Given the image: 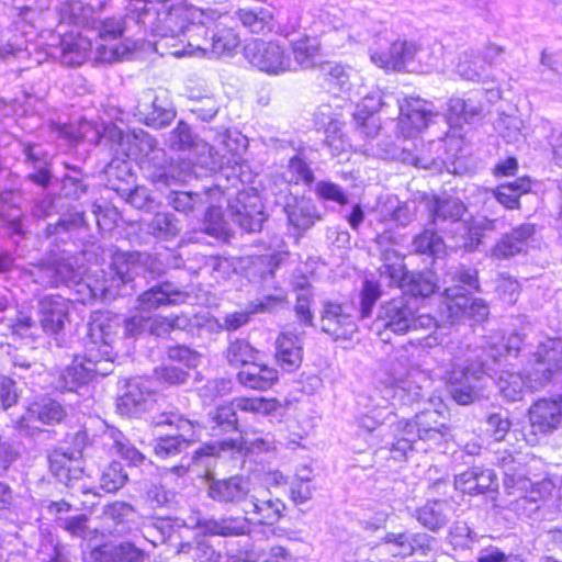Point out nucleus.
<instances>
[{"mask_svg": "<svg viewBox=\"0 0 562 562\" xmlns=\"http://www.w3.org/2000/svg\"><path fill=\"white\" fill-rule=\"evenodd\" d=\"M531 427L537 432H550L562 424V400H539L529 409Z\"/></svg>", "mask_w": 562, "mask_h": 562, "instance_id": "23", "label": "nucleus"}, {"mask_svg": "<svg viewBox=\"0 0 562 562\" xmlns=\"http://www.w3.org/2000/svg\"><path fill=\"white\" fill-rule=\"evenodd\" d=\"M431 222L438 224L440 221L458 222L467 212L464 203L457 198L431 196L425 200Z\"/></svg>", "mask_w": 562, "mask_h": 562, "instance_id": "31", "label": "nucleus"}, {"mask_svg": "<svg viewBox=\"0 0 562 562\" xmlns=\"http://www.w3.org/2000/svg\"><path fill=\"white\" fill-rule=\"evenodd\" d=\"M530 379H535L532 370H527L525 378L517 372L503 371L497 379V387L501 394L508 401H519L525 389L535 390L530 385Z\"/></svg>", "mask_w": 562, "mask_h": 562, "instance_id": "36", "label": "nucleus"}, {"mask_svg": "<svg viewBox=\"0 0 562 562\" xmlns=\"http://www.w3.org/2000/svg\"><path fill=\"white\" fill-rule=\"evenodd\" d=\"M102 514L105 520H111L116 526L133 522L136 517L134 507L125 502L108 504L104 506Z\"/></svg>", "mask_w": 562, "mask_h": 562, "instance_id": "55", "label": "nucleus"}, {"mask_svg": "<svg viewBox=\"0 0 562 562\" xmlns=\"http://www.w3.org/2000/svg\"><path fill=\"white\" fill-rule=\"evenodd\" d=\"M483 112V104L476 94L467 98L452 97L448 101L447 120L450 125L461 126L479 117Z\"/></svg>", "mask_w": 562, "mask_h": 562, "instance_id": "28", "label": "nucleus"}, {"mask_svg": "<svg viewBox=\"0 0 562 562\" xmlns=\"http://www.w3.org/2000/svg\"><path fill=\"white\" fill-rule=\"evenodd\" d=\"M505 340L499 346L496 342L491 344L487 350V355L492 359L491 364L498 362L505 355H516L519 351L522 344V338L519 334H510Z\"/></svg>", "mask_w": 562, "mask_h": 562, "instance_id": "63", "label": "nucleus"}, {"mask_svg": "<svg viewBox=\"0 0 562 562\" xmlns=\"http://www.w3.org/2000/svg\"><path fill=\"white\" fill-rule=\"evenodd\" d=\"M412 310L404 296L393 299L380 307L376 325L385 327L395 334L408 333Z\"/></svg>", "mask_w": 562, "mask_h": 562, "instance_id": "22", "label": "nucleus"}, {"mask_svg": "<svg viewBox=\"0 0 562 562\" xmlns=\"http://www.w3.org/2000/svg\"><path fill=\"white\" fill-rule=\"evenodd\" d=\"M276 359L285 371H293L302 362V345L297 335L281 333L276 341Z\"/></svg>", "mask_w": 562, "mask_h": 562, "instance_id": "30", "label": "nucleus"}, {"mask_svg": "<svg viewBox=\"0 0 562 562\" xmlns=\"http://www.w3.org/2000/svg\"><path fill=\"white\" fill-rule=\"evenodd\" d=\"M91 27L98 32L101 40H116L123 35L124 32V20L110 18L103 21H95L91 24Z\"/></svg>", "mask_w": 562, "mask_h": 562, "instance_id": "64", "label": "nucleus"}, {"mask_svg": "<svg viewBox=\"0 0 562 562\" xmlns=\"http://www.w3.org/2000/svg\"><path fill=\"white\" fill-rule=\"evenodd\" d=\"M122 325L120 317L111 312H95L89 323L85 340L86 355L76 357L59 376V385L64 391H76L86 384L94 374H105L102 361L112 362L116 356L115 342Z\"/></svg>", "mask_w": 562, "mask_h": 562, "instance_id": "1", "label": "nucleus"}, {"mask_svg": "<svg viewBox=\"0 0 562 562\" xmlns=\"http://www.w3.org/2000/svg\"><path fill=\"white\" fill-rule=\"evenodd\" d=\"M49 276V282L58 285L59 283L76 282L80 279V268L76 267L71 259H61L55 262L53 267H47Z\"/></svg>", "mask_w": 562, "mask_h": 562, "instance_id": "50", "label": "nucleus"}, {"mask_svg": "<svg viewBox=\"0 0 562 562\" xmlns=\"http://www.w3.org/2000/svg\"><path fill=\"white\" fill-rule=\"evenodd\" d=\"M371 61L385 70H401L415 66V43L397 40L390 47L370 54Z\"/></svg>", "mask_w": 562, "mask_h": 562, "instance_id": "17", "label": "nucleus"}, {"mask_svg": "<svg viewBox=\"0 0 562 562\" xmlns=\"http://www.w3.org/2000/svg\"><path fill=\"white\" fill-rule=\"evenodd\" d=\"M88 521V516L80 514L66 518L59 517L57 519V525L71 537L82 540H90L97 536L98 530L95 528H91Z\"/></svg>", "mask_w": 562, "mask_h": 562, "instance_id": "44", "label": "nucleus"}, {"mask_svg": "<svg viewBox=\"0 0 562 562\" xmlns=\"http://www.w3.org/2000/svg\"><path fill=\"white\" fill-rule=\"evenodd\" d=\"M209 424L212 430L220 428L224 431L237 430L238 419L232 402L220 405L209 413Z\"/></svg>", "mask_w": 562, "mask_h": 562, "instance_id": "45", "label": "nucleus"}, {"mask_svg": "<svg viewBox=\"0 0 562 562\" xmlns=\"http://www.w3.org/2000/svg\"><path fill=\"white\" fill-rule=\"evenodd\" d=\"M49 468L59 482L75 492L97 495L95 491L86 484L80 462L74 457V453L68 454L61 450H55L49 457Z\"/></svg>", "mask_w": 562, "mask_h": 562, "instance_id": "13", "label": "nucleus"}, {"mask_svg": "<svg viewBox=\"0 0 562 562\" xmlns=\"http://www.w3.org/2000/svg\"><path fill=\"white\" fill-rule=\"evenodd\" d=\"M240 384L252 390H268L278 380L276 369L254 360L237 374Z\"/></svg>", "mask_w": 562, "mask_h": 562, "instance_id": "32", "label": "nucleus"}, {"mask_svg": "<svg viewBox=\"0 0 562 562\" xmlns=\"http://www.w3.org/2000/svg\"><path fill=\"white\" fill-rule=\"evenodd\" d=\"M204 10L187 4L183 0H157L142 7L137 23L160 40L156 43V50L171 49V43L180 38L187 23L200 19Z\"/></svg>", "mask_w": 562, "mask_h": 562, "instance_id": "2", "label": "nucleus"}, {"mask_svg": "<svg viewBox=\"0 0 562 562\" xmlns=\"http://www.w3.org/2000/svg\"><path fill=\"white\" fill-rule=\"evenodd\" d=\"M126 480L127 474L123 471L122 464L112 462L102 471L100 487L108 493H114L124 486Z\"/></svg>", "mask_w": 562, "mask_h": 562, "instance_id": "56", "label": "nucleus"}, {"mask_svg": "<svg viewBox=\"0 0 562 562\" xmlns=\"http://www.w3.org/2000/svg\"><path fill=\"white\" fill-rule=\"evenodd\" d=\"M149 232L162 238H169L179 232L173 215L169 213H157L148 224Z\"/></svg>", "mask_w": 562, "mask_h": 562, "instance_id": "62", "label": "nucleus"}, {"mask_svg": "<svg viewBox=\"0 0 562 562\" xmlns=\"http://www.w3.org/2000/svg\"><path fill=\"white\" fill-rule=\"evenodd\" d=\"M437 115L438 112L426 100L419 98L405 99L400 104L398 127L405 137H412L427 128Z\"/></svg>", "mask_w": 562, "mask_h": 562, "instance_id": "12", "label": "nucleus"}, {"mask_svg": "<svg viewBox=\"0 0 562 562\" xmlns=\"http://www.w3.org/2000/svg\"><path fill=\"white\" fill-rule=\"evenodd\" d=\"M214 15V12L209 10L204 11L202 18L189 21L180 38H177L176 43H171V49L169 52H161L160 54H170L176 57H207L211 40L209 34L212 33Z\"/></svg>", "mask_w": 562, "mask_h": 562, "instance_id": "10", "label": "nucleus"}, {"mask_svg": "<svg viewBox=\"0 0 562 562\" xmlns=\"http://www.w3.org/2000/svg\"><path fill=\"white\" fill-rule=\"evenodd\" d=\"M226 15H214L209 58L231 55L240 44L239 35L225 23Z\"/></svg>", "mask_w": 562, "mask_h": 562, "instance_id": "25", "label": "nucleus"}, {"mask_svg": "<svg viewBox=\"0 0 562 562\" xmlns=\"http://www.w3.org/2000/svg\"><path fill=\"white\" fill-rule=\"evenodd\" d=\"M440 53L441 46L439 44L427 46L415 44V66L412 68H418L422 71H429L436 66Z\"/></svg>", "mask_w": 562, "mask_h": 562, "instance_id": "60", "label": "nucleus"}, {"mask_svg": "<svg viewBox=\"0 0 562 562\" xmlns=\"http://www.w3.org/2000/svg\"><path fill=\"white\" fill-rule=\"evenodd\" d=\"M143 537L154 547L167 544L166 554L173 553L178 562H205L211 548L203 542H182L177 531L164 520L144 525Z\"/></svg>", "mask_w": 562, "mask_h": 562, "instance_id": "7", "label": "nucleus"}, {"mask_svg": "<svg viewBox=\"0 0 562 562\" xmlns=\"http://www.w3.org/2000/svg\"><path fill=\"white\" fill-rule=\"evenodd\" d=\"M451 516V506L445 501L428 502L417 510V520L431 531L447 525Z\"/></svg>", "mask_w": 562, "mask_h": 562, "instance_id": "37", "label": "nucleus"}, {"mask_svg": "<svg viewBox=\"0 0 562 562\" xmlns=\"http://www.w3.org/2000/svg\"><path fill=\"white\" fill-rule=\"evenodd\" d=\"M284 211L289 223L299 231H306L319 218L314 204L304 198H293V203L288 202Z\"/></svg>", "mask_w": 562, "mask_h": 562, "instance_id": "35", "label": "nucleus"}, {"mask_svg": "<svg viewBox=\"0 0 562 562\" xmlns=\"http://www.w3.org/2000/svg\"><path fill=\"white\" fill-rule=\"evenodd\" d=\"M157 424L175 425L179 431L177 436H179L186 447L199 438L200 431L202 429L199 423L182 417H166L165 419L157 422Z\"/></svg>", "mask_w": 562, "mask_h": 562, "instance_id": "58", "label": "nucleus"}, {"mask_svg": "<svg viewBox=\"0 0 562 562\" xmlns=\"http://www.w3.org/2000/svg\"><path fill=\"white\" fill-rule=\"evenodd\" d=\"M251 482L246 476L234 475L227 479L211 480L209 483V496L220 503L238 504L247 502L251 495Z\"/></svg>", "mask_w": 562, "mask_h": 562, "instance_id": "16", "label": "nucleus"}, {"mask_svg": "<svg viewBox=\"0 0 562 562\" xmlns=\"http://www.w3.org/2000/svg\"><path fill=\"white\" fill-rule=\"evenodd\" d=\"M88 562H145V553L131 542L104 544L90 551Z\"/></svg>", "mask_w": 562, "mask_h": 562, "instance_id": "27", "label": "nucleus"}, {"mask_svg": "<svg viewBox=\"0 0 562 562\" xmlns=\"http://www.w3.org/2000/svg\"><path fill=\"white\" fill-rule=\"evenodd\" d=\"M321 326L323 331L335 339H349L356 331V323L351 314L345 306L331 302L324 305Z\"/></svg>", "mask_w": 562, "mask_h": 562, "instance_id": "21", "label": "nucleus"}, {"mask_svg": "<svg viewBox=\"0 0 562 562\" xmlns=\"http://www.w3.org/2000/svg\"><path fill=\"white\" fill-rule=\"evenodd\" d=\"M322 44L315 36H304L292 43L291 69H308L316 66L322 52Z\"/></svg>", "mask_w": 562, "mask_h": 562, "instance_id": "29", "label": "nucleus"}, {"mask_svg": "<svg viewBox=\"0 0 562 562\" xmlns=\"http://www.w3.org/2000/svg\"><path fill=\"white\" fill-rule=\"evenodd\" d=\"M58 14L61 23L82 26H91V24H94L92 7L85 5L80 1H66L60 3Z\"/></svg>", "mask_w": 562, "mask_h": 562, "instance_id": "40", "label": "nucleus"}, {"mask_svg": "<svg viewBox=\"0 0 562 562\" xmlns=\"http://www.w3.org/2000/svg\"><path fill=\"white\" fill-rule=\"evenodd\" d=\"M236 16L245 27L256 34H260L266 30H269V23L272 20V14L263 9H260L259 11L239 9L236 12Z\"/></svg>", "mask_w": 562, "mask_h": 562, "instance_id": "46", "label": "nucleus"}, {"mask_svg": "<svg viewBox=\"0 0 562 562\" xmlns=\"http://www.w3.org/2000/svg\"><path fill=\"white\" fill-rule=\"evenodd\" d=\"M342 20H345V13L341 10L336 8L321 9L315 15L311 29L315 37L322 36V30L337 26Z\"/></svg>", "mask_w": 562, "mask_h": 562, "instance_id": "59", "label": "nucleus"}, {"mask_svg": "<svg viewBox=\"0 0 562 562\" xmlns=\"http://www.w3.org/2000/svg\"><path fill=\"white\" fill-rule=\"evenodd\" d=\"M235 411L270 415L278 408V402L274 398L263 397H236L232 401Z\"/></svg>", "mask_w": 562, "mask_h": 562, "instance_id": "47", "label": "nucleus"}, {"mask_svg": "<svg viewBox=\"0 0 562 562\" xmlns=\"http://www.w3.org/2000/svg\"><path fill=\"white\" fill-rule=\"evenodd\" d=\"M387 240L389 237L384 234L376 237L382 261L378 269L380 281L387 286H403L408 282L414 295L426 297L432 294L437 284L431 277L425 273L409 274L406 271L403 256L392 246H387Z\"/></svg>", "mask_w": 562, "mask_h": 562, "instance_id": "6", "label": "nucleus"}, {"mask_svg": "<svg viewBox=\"0 0 562 562\" xmlns=\"http://www.w3.org/2000/svg\"><path fill=\"white\" fill-rule=\"evenodd\" d=\"M91 48L92 43L88 35L70 32L60 38L59 47L43 53V58L45 60L49 56L59 59L64 65L79 66L88 58Z\"/></svg>", "mask_w": 562, "mask_h": 562, "instance_id": "15", "label": "nucleus"}, {"mask_svg": "<svg viewBox=\"0 0 562 562\" xmlns=\"http://www.w3.org/2000/svg\"><path fill=\"white\" fill-rule=\"evenodd\" d=\"M187 299L186 292L169 282H164L143 292L136 300V310L150 312L161 306L182 304Z\"/></svg>", "mask_w": 562, "mask_h": 562, "instance_id": "20", "label": "nucleus"}, {"mask_svg": "<svg viewBox=\"0 0 562 562\" xmlns=\"http://www.w3.org/2000/svg\"><path fill=\"white\" fill-rule=\"evenodd\" d=\"M533 358L535 379H530V385L533 389H539L550 381L554 372L562 370V339L547 338L539 342Z\"/></svg>", "mask_w": 562, "mask_h": 562, "instance_id": "11", "label": "nucleus"}, {"mask_svg": "<svg viewBox=\"0 0 562 562\" xmlns=\"http://www.w3.org/2000/svg\"><path fill=\"white\" fill-rule=\"evenodd\" d=\"M361 32L342 20L337 26L328 30H322V47L331 50L345 48L359 41Z\"/></svg>", "mask_w": 562, "mask_h": 562, "instance_id": "38", "label": "nucleus"}, {"mask_svg": "<svg viewBox=\"0 0 562 562\" xmlns=\"http://www.w3.org/2000/svg\"><path fill=\"white\" fill-rule=\"evenodd\" d=\"M283 179L288 183L310 184L314 180V175L310 166L299 156H294L289 160L285 171L282 173Z\"/></svg>", "mask_w": 562, "mask_h": 562, "instance_id": "51", "label": "nucleus"}, {"mask_svg": "<svg viewBox=\"0 0 562 562\" xmlns=\"http://www.w3.org/2000/svg\"><path fill=\"white\" fill-rule=\"evenodd\" d=\"M416 252L440 256L445 252V243L432 229H424L413 240Z\"/></svg>", "mask_w": 562, "mask_h": 562, "instance_id": "49", "label": "nucleus"}, {"mask_svg": "<svg viewBox=\"0 0 562 562\" xmlns=\"http://www.w3.org/2000/svg\"><path fill=\"white\" fill-rule=\"evenodd\" d=\"M26 161L30 164L34 171L29 173V178L40 186H46L49 181V171L47 169V160L40 158V150L37 147H26L25 150Z\"/></svg>", "mask_w": 562, "mask_h": 562, "instance_id": "57", "label": "nucleus"}, {"mask_svg": "<svg viewBox=\"0 0 562 562\" xmlns=\"http://www.w3.org/2000/svg\"><path fill=\"white\" fill-rule=\"evenodd\" d=\"M241 449V442L238 439H225L222 441H214L206 443L195 450L192 456V461L198 463L203 458L220 457L223 452L239 451Z\"/></svg>", "mask_w": 562, "mask_h": 562, "instance_id": "52", "label": "nucleus"}, {"mask_svg": "<svg viewBox=\"0 0 562 562\" xmlns=\"http://www.w3.org/2000/svg\"><path fill=\"white\" fill-rule=\"evenodd\" d=\"M66 413L64 407L55 400L45 398L34 403L27 411L25 420H40L43 424L59 423Z\"/></svg>", "mask_w": 562, "mask_h": 562, "instance_id": "41", "label": "nucleus"}, {"mask_svg": "<svg viewBox=\"0 0 562 562\" xmlns=\"http://www.w3.org/2000/svg\"><path fill=\"white\" fill-rule=\"evenodd\" d=\"M496 229V220L487 217L473 218L468 227V238L463 246L468 250H474L481 244L484 232H493Z\"/></svg>", "mask_w": 562, "mask_h": 562, "instance_id": "53", "label": "nucleus"}, {"mask_svg": "<svg viewBox=\"0 0 562 562\" xmlns=\"http://www.w3.org/2000/svg\"><path fill=\"white\" fill-rule=\"evenodd\" d=\"M315 124L318 128H323L326 137L325 145L330 149L334 156L346 153L349 143L341 132L342 123L331 115L330 108L323 105L315 114Z\"/></svg>", "mask_w": 562, "mask_h": 562, "instance_id": "24", "label": "nucleus"}, {"mask_svg": "<svg viewBox=\"0 0 562 562\" xmlns=\"http://www.w3.org/2000/svg\"><path fill=\"white\" fill-rule=\"evenodd\" d=\"M492 370L490 361L481 360L477 349H467L452 360V369L448 374L449 391L452 398L460 405H469L480 397V381Z\"/></svg>", "mask_w": 562, "mask_h": 562, "instance_id": "5", "label": "nucleus"}, {"mask_svg": "<svg viewBox=\"0 0 562 562\" xmlns=\"http://www.w3.org/2000/svg\"><path fill=\"white\" fill-rule=\"evenodd\" d=\"M153 396L148 381L132 380L126 384L125 392L117 398L116 408L121 415L137 416L148 409Z\"/></svg>", "mask_w": 562, "mask_h": 562, "instance_id": "19", "label": "nucleus"}, {"mask_svg": "<svg viewBox=\"0 0 562 562\" xmlns=\"http://www.w3.org/2000/svg\"><path fill=\"white\" fill-rule=\"evenodd\" d=\"M359 79L358 74L350 67L340 64H330L327 66V81L329 86L337 89L339 92L347 93L349 98L353 94H359V92H352L353 83Z\"/></svg>", "mask_w": 562, "mask_h": 562, "instance_id": "42", "label": "nucleus"}, {"mask_svg": "<svg viewBox=\"0 0 562 562\" xmlns=\"http://www.w3.org/2000/svg\"><path fill=\"white\" fill-rule=\"evenodd\" d=\"M530 188V180L528 178H519L513 182L503 183L491 192L484 190L482 194L485 196L491 194L492 198L507 210H518L520 207V196L529 192Z\"/></svg>", "mask_w": 562, "mask_h": 562, "instance_id": "33", "label": "nucleus"}, {"mask_svg": "<svg viewBox=\"0 0 562 562\" xmlns=\"http://www.w3.org/2000/svg\"><path fill=\"white\" fill-rule=\"evenodd\" d=\"M449 539L454 549L468 550L473 548L479 537L467 524L459 522L450 529Z\"/></svg>", "mask_w": 562, "mask_h": 562, "instance_id": "61", "label": "nucleus"}, {"mask_svg": "<svg viewBox=\"0 0 562 562\" xmlns=\"http://www.w3.org/2000/svg\"><path fill=\"white\" fill-rule=\"evenodd\" d=\"M0 59L5 61L32 59L36 65H41L44 61L43 52L31 53L30 45L23 35L11 30L1 32Z\"/></svg>", "mask_w": 562, "mask_h": 562, "instance_id": "26", "label": "nucleus"}, {"mask_svg": "<svg viewBox=\"0 0 562 562\" xmlns=\"http://www.w3.org/2000/svg\"><path fill=\"white\" fill-rule=\"evenodd\" d=\"M248 63L268 75H281L291 69L289 50L276 41L252 40L244 47Z\"/></svg>", "mask_w": 562, "mask_h": 562, "instance_id": "9", "label": "nucleus"}, {"mask_svg": "<svg viewBox=\"0 0 562 562\" xmlns=\"http://www.w3.org/2000/svg\"><path fill=\"white\" fill-rule=\"evenodd\" d=\"M445 304L448 318L454 323L468 316L476 322L483 321L488 315V307L481 299L471 300L469 290H477V273L473 269L463 266L449 268L443 277Z\"/></svg>", "mask_w": 562, "mask_h": 562, "instance_id": "3", "label": "nucleus"}, {"mask_svg": "<svg viewBox=\"0 0 562 562\" xmlns=\"http://www.w3.org/2000/svg\"><path fill=\"white\" fill-rule=\"evenodd\" d=\"M109 437L112 439V448L123 459L128 461L131 464L137 465L143 462L144 454L138 451L131 441L117 429L109 430Z\"/></svg>", "mask_w": 562, "mask_h": 562, "instance_id": "48", "label": "nucleus"}, {"mask_svg": "<svg viewBox=\"0 0 562 562\" xmlns=\"http://www.w3.org/2000/svg\"><path fill=\"white\" fill-rule=\"evenodd\" d=\"M408 381H403L401 384H396L392 387H385L384 391H374L368 397V404H366L367 411L357 417V424L359 428L367 432L374 431L380 425L389 419V416L393 414L390 411L391 398L395 400L398 397L400 402L407 404L409 402L418 401L422 396L420 387L414 392H407Z\"/></svg>", "mask_w": 562, "mask_h": 562, "instance_id": "8", "label": "nucleus"}, {"mask_svg": "<svg viewBox=\"0 0 562 562\" xmlns=\"http://www.w3.org/2000/svg\"><path fill=\"white\" fill-rule=\"evenodd\" d=\"M457 72L470 81H481L485 78V68L480 58L468 53L460 56Z\"/></svg>", "mask_w": 562, "mask_h": 562, "instance_id": "54", "label": "nucleus"}, {"mask_svg": "<svg viewBox=\"0 0 562 562\" xmlns=\"http://www.w3.org/2000/svg\"><path fill=\"white\" fill-rule=\"evenodd\" d=\"M71 303L60 295H48L43 297L38 304L40 323L43 330L56 335L63 330Z\"/></svg>", "mask_w": 562, "mask_h": 562, "instance_id": "18", "label": "nucleus"}, {"mask_svg": "<svg viewBox=\"0 0 562 562\" xmlns=\"http://www.w3.org/2000/svg\"><path fill=\"white\" fill-rule=\"evenodd\" d=\"M259 351L247 340L235 339L228 344L226 359L232 367H246L257 360Z\"/></svg>", "mask_w": 562, "mask_h": 562, "instance_id": "43", "label": "nucleus"}, {"mask_svg": "<svg viewBox=\"0 0 562 562\" xmlns=\"http://www.w3.org/2000/svg\"><path fill=\"white\" fill-rule=\"evenodd\" d=\"M247 506L250 508H245L246 514H256L258 521L267 525L279 521L285 510V504L280 498L263 499L252 493Z\"/></svg>", "mask_w": 562, "mask_h": 562, "instance_id": "34", "label": "nucleus"}, {"mask_svg": "<svg viewBox=\"0 0 562 562\" xmlns=\"http://www.w3.org/2000/svg\"><path fill=\"white\" fill-rule=\"evenodd\" d=\"M395 441L390 451L394 460H404L413 443L419 439L428 445H440L450 436V427L438 409H425L415 415L413 420H401L395 426Z\"/></svg>", "mask_w": 562, "mask_h": 562, "instance_id": "4", "label": "nucleus"}, {"mask_svg": "<svg viewBox=\"0 0 562 562\" xmlns=\"http://www.w3.org/2000/svg\"><path fill=\"white\" fill-rule=\"evenodd\" d=\"M205 532L215 536H240L249 532V521L245 517L211 518L203 521Z\"/></svg>", "mask_w": 562, "mask_h": 562, "instance_id": "39", "label": "nucleus"}, {"mask_svg": "<svg viewBox=\"0 0 562 562\" xmlns=\"http://www.w3.org/2000/svg\"><path fill=\"white\" fill-rule=\"evenodd\" d=\"M233 221L246 232H258L266 220L262 203L257 193L241 191L229 204Z\"/></svg>", "mask_w": 562, "mask_h": 562, "instance_id": "14", "label": "nucleus"}]
</instances>
